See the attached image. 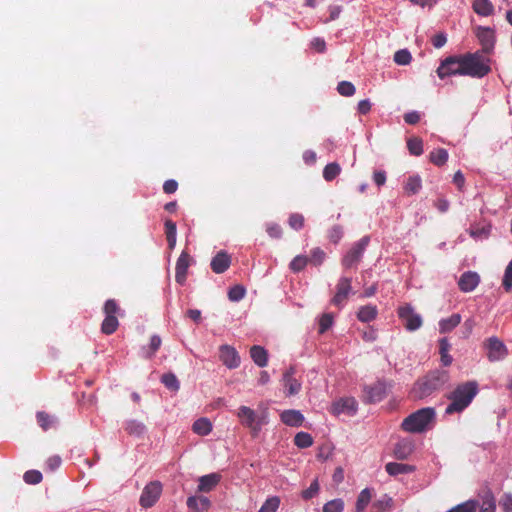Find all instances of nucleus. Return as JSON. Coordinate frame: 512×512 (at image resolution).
Segmentation results:
<instances>
[{
  "label": "nucleus",
  "mask_w": 512,
  "mask_h": 512,
  "mask_svg": "<svg viewBox=\"0 0 512 512\" xmlns=\"http://www.w3.org/2000/svg\"><path fill=\"white\" fill-rule=\"evenodd\" d=\"M478 393V384L475 381H468L456 386L446 395L450 404L445 409V414L452 415L464 411Z\"/></svg>",
  "instance_id": "f257e3e1"
},
{
  "label": "nucleus",
  "mask_w": 512,
  "mask_h": 512,
  "mask_svg": "<svg viewBox=\"0 0 512 512\" xmlns=\"http://www.w3.org/2000/svg\"><path fill=\"white\" fill-rule=\"evenodd\" d=\"M448 380L449 373L447 371H432L415 382L411 394L415 399H424L440 390Z\"/></svg>",
  "instance_id": "f03ea898"
},
{
  "label": "nucleus",
  "mask_w": 512,
  "mask_h": 512,
  "mask_svg": "<svg viewBox=\"0 0 512 512\" xmlns=\"http://www.w3.org/2000/svg\"><path fill=\"white\" fill-rule=\"evenodd\" d=\"M464 76L483 78L491 72V60L481 51L463 54Z\"/></svg>",
  "instance_id": "7ed1b4c3"
},
{
  "label": "nucleus",
  "mask_w": 512,
  "mask_h": 512,
  "mask_svg": "<svg viewBox=\"0 0 512 512\" xmlns=\"http://www.w3.org/2000/svg\"><path fill=\"white\" fill-rule=\"evenodd\" d=\"M436 412L432 407L421 408L407 416L401 427L410 433H421L435 420Z\"/></svg>",
  "instance_id": "20e7f679"
},
{
  "label": "nucleus",
  "mask_w": 512,
  "mask_h": 512,
  "mask_svg": "<svg viewBox=\"0 0 512 512\" xmlns=\"http://www.w3.org/2000/svg\"><path fill=\"white\" fill-rule=\"evenodd\" d=\"M237 417L240 423L250 430L252 437H257L262 426L267 423L265 415H258L248 406H240L237 410Z\"/></svg>",
  "instance_id": "39448f33"
},
{
  "label": "nucleus",
  "mask_w": 512,
  "mask_h": 512,
  "mask_svg": "<svg viewBox=\"0 0 512 512\" xmlns=\"http://www.w3.org/2000/svg\"><path fill=\"white\" fill-rule=\"evenodd\" d=\"M464 59L463 55L449 56L445 58L437 68V75L439 78L444 79L452 75L464 76Z\"/></svg>",
  "instance_id": "423d86ee"
},
{
  "label": "nucleus",
  "mask_w": 512,
  "mask_h": 512,
  "mask_svg": "<svg viewBox=\"0 0 512 512\" xmlns=\"http://www.w3.org/2000/svg\"><path fill=\"white\" fill-rule=\"evenodd\" d=\"M398 317L410 332L418 330L423 324L421 315L416 313L410 304L398 308Z\"/></svg>",
  "instance_id": "0eeeda50"
},
{
  "label": "nucleus",
  "mask_w": 512,
  "mask_h": 512,
  "mask_svg": "<svg viewBox=\"0 0 512 512\" xmlns=\"http://www.w3.org/2000/svg\"><path fill=\"white\" fill-rule=\"evenodd\" d=\"M370 238L368 236H364L358 242H356L352 248L347 252V254L342 259L343 267L349 269L359 263L361 260L363 253L368 246Z\"/></svg>",
  "instance_id": "6e6552de"
},
{
  "label": "nucleus",
  "mask_w": 512,
  "mask_h": 512,
  "mask_svg": "<svg viewBox=\"0 0 512 512\" xmlns=\"http://www.w3.org/2000/svg\"><path fill=\"white\" fill-rule=\"evenodd\" d=\"M484 347L487 349V358L491 362L500 361L508 355L506 345L498 337L488 338L484 342Z\"/></svg>",
  "instance_id": "1a4fd4ad"
},
{
  "label": "nucleus",
  "mask_w": 512,
  "mask_h": 512,
  "mask_svg": "<svg viewBox=\"0 0 512 512\" xmlns=\"http://www.w3.org/2000/svg\"><path fill=\"white\" fill-rule=\"evenodd\" d=\"M162 493V485L159 481L148 483L140 496L139 503L143 508L152 507L159 499Z\"/></svg>",
  "instance_id": "9d476101"
},
{
  "label": "nucleus",
  "mask_w": 512,
  "mask_h": 512,
  "mask_svg": "<svg viewBox=\"0 0 512 512\" xmlns=\"http://www.w3.org/2000/svg\"><path fill=\"white\" fill-rule=\"evenodd\" d=\"M219 358L229 369H235L240 365V356L233 346L221 345L219 347Z\"/></svg>",
  "instance_id": "9b49d317"
},
{
  "label": "nucleus",
  "mask_w": 512,
  "mask_h": 512,
  "mask_svg": "<svg viewBox=\"0 0 512 512\" xmlns=\"http://www.w3.org/2000/svg\"><path fill=\"white\" fill-rule=\"evenodd\" d=\"M191 261L192 258L190 254L186 250H183L177 259L175 267V280L178 284L183 285L185 283Z\"/></svg>",
  "instance_id": "f8f14e48"
},
{
  "label": "nucleus",
  "mask_w": 512,
  "mask_h": 512,
  "mask_svg": "<svg viewBox=\"0 0 512 512\" xmlns=\"http://www.w3.org/2000/svg\"><path fill=\"white\" fill-rule=\"evenodd\" d=\"M351 282L352 280L349 277H341L339 279L336 285V294L332 298V303L335 306L340 307L346 301L352 290Z\"/></svg>",
  "instance_id": "ddd939ff"
},
{
  "label": "nucleus",
  "mask_w": 512,
  "mask_h": 512,
  "mask_svg": "<svg viewBox=\"0 0 512 512\" xmlns=\"http://www.w3.org/2000/svg\"><path fill=\"white\" fill-rule=\"evenodd\" d=\"M357 411V401L352 397L341 398L334 402L331 406L330 412L334 415L346 413L353 415Z\"/></svg>",
  "instance_id": "4468645a"
},
{
  "label": "nucleus",
  "mask_w": 512,
  "mask_h": 512,
  "mask_svg": "<svg viewBox=\"0 0 512 512\" xmlns=\"http://www.w3.org/2000/svg\"><path fill=\"white\" fill-rule=\"evenodd\" d=\"M476 36L482 45V53H490L495 45L494 30L489 27H478Z\"/></svg>",
  "instance_id": "2eb2a0df"
},
{
  "label": "nucleus",
  "mask_w": 512,
  "mask_h": 512,
  "mask_svg": "<svg viewBox=\"0 0 512 512\" xmlns=\"http://www.w3.org/2000/svg\"><path fill=\"white\" fill-rule=\"evenodd\" d=\"M479 282L480 277L476 272L467 271L460 276L458 286L462 292H471L478 286Z\"/></svg>",
  "instance_id": "dca6fc26"
},
{
  "label": "nucleus",
  "mask_w": 512,
  "mask_h": 512,
  "mask_svg": "<svg viewBox=\"0 0 512 512\" xmlns=\"http://www.w3.org/2000/svg\"><path fill=\"white\" fill-rule=\"evenodd\" d=\"M294 374L295 368L290 366L282 377L283 385L287 389V395L289 396L296 395L301 389V383L293 377Z\"/></svg>",
  "instance_id": "f3484780"
},
{
  "label": "nucleus",
  "mask_w": 512,
  "mask_h": 512,
  "mask_svg": "<svg viewBox=\"0 0 512 512\" xmlns=\"http://www.w3.org/2000/svg\"><path fill=\"white\" fill-rule=\"evenodd\" d=\"M210 265L214 273H224L231 265V257L225 251H220L212 258Z\"/></svg>",
  "instance_id": "a211bd4d"
},
{
  "label": "nucleus",
  "mask_w": 512,
  "mask_h": 512,
  "mask_svg": "<svg viewBox=\"0 0 512 512\" xmlns=\"http://www.w3.org/2000/svg\"><path fill=\"white\" fill-rule=\"evenodd\" d=\"M414 451V445L411 440L402 439L396 443L393 454L398 460L407 459Z\"/></svg>",
  "instance_id": "6ab92c4d"
},
{
  "label": "nucleus",
  "mask_w": 512,
  "mask_h": 512,
  "mask_svg": "<svg viewBox=\"0 0 512 512\" xmlns=\"http://www.w3.org/2000/svg\"><path fill=\"white\" fill-rule=\"evenodd\" d=\"M479 498L481 500L480 512H495L496 500L493 492L489 488H484L479 493Z\"/></svg>",
  "instance_id": "aec40b11"
},
{
  "label": "nucleus",
  "mask_w": 512,
  "mask_h": 512,
  "mask_svg": "<svg viewBox=\"0 0 512 512\" xmlns=\"http://www.w3.org/2000/svg\"><path fill=\"white\" fill-rule=\"evenodd\" d=\"M281 421L287 426L299 427L304 422V416L298 410L289 409L285 410L280 415Z\"/></svg>",
  "instance_id": "412c9836"
},
{
  "label": "nucleus",
  "mask_w": 512,
  "mask_h": 512,
  "mask_svg": "<svg viewBox=\"0 0 512 512\" xmlns=\"http://www.w3.org/2000/svg\"><path fill=\"white\" fill-rule=\"evenodd\" d=\"M210 506L211 502L205 496H190L187 499V507L196 512H206Z\"/></svg>",
  "instance_id": "4be33fe9"
},
{
  "label": "nucleus",
  "mask_w": 512,
  "mask_h": 512,
  "mask_svg": "<svg viewBox=\"0 0 512 512\" xmlns=\"http://www.w3.org/2000/svg\"><path fill=\"white\" fill-rule=\"evenodd\" d=\"M220 475L217 473H212L208 475H204L199 478L198 491L200 492H210L213 490L217 484L220 482Z\"/></svg>",
  "instance_id": "5701e85b"
},
{
  "label": "nucleus",
  "mask_w": 512,
  "mask_h": 512,
  "mask_svg": "<svg viewBox=\"0 0 512 512\" xmlns=\"http://www.w3.org/2000/svg\"><path fill=\"white\" fill-rule=\"evenodd\" d=\"M385 470L390 476H397L400 474H409L414 472L415 466L398 462H389L385 465Z\"/></svg>",
  "instance_id": "b1692460"
},
{
  "label": "nucleus",
  "mask_w": 512,
  "mask_h": 512,
  "mask_svg": "<svg viewBox=\"0 0 512 512\" xmlns=\"http://www.w3.org/2000/svg\"><path fill=\"white\" fill-rule=\"evenodd\" d=\"M250 356L254 363L259 367H265L268 363L267 351L258 345H254L250 348Z\"/></svg>",
  "instance_id": "393cba45"
},
{
  "label": "nucleus",
  "mask_w": 512,
  "mask_h": 512,
  "mask_svg": "<svg viewBox=\"0 0 512 512\" xmlns=\"http://www.w3.org/2000/svg\"><path fill=\"white\" fill-rule=\"evenodd\" d=\"M378 315V309L375 305H365L359 308L357 318L359 321L368 323L376 319Z\"/></svg>",
  "instance_id": "a878e982"
},
{
  "label": "nucleus",
  "mask_w": 512,
  "mask_h": 512,
  "mask_svg": "<svg viewBox=\"0 0 512 512\" xmlns=\"http://www.w3.org/2000/svg\"><path fill=\"white\" fill-rule=\"evenodd\" d=\"M461 319V315L458 313L452 314L448 318L441 319L439 321V332L445 334L452 331L455 327H457L460 324Z\"/></svg>",
  "instance_id": "bb28decb"
},
{
  "label": "nucleus",
  "mask_w": 512,
  "mask_h": 512,
  "mask_svg": "<svg viewBox=\"0 0 512 512\" xmlns=\"http://www.w3.org/2000/svg\"><path fill=\"white\" fill-rule=\"evenodd\" d=\"M404 191L407 195L417 194L422 188V180L419 175L409 176L404 184Z\"/></svg>",
  "instance_id": "cd10ccee"
},
{
  "label": "nucleus",
  "mask_w": 512,
  "mask_h": 512,
  "mask_svg": "<svg viewBox=\"0 0 512 512\" xmlns=\"http://www.w3.org/2000/svg\"><path fill=\"white\" fill-rule=\"evenodd\" d=\"M473 10L481 16H489L494 11V6L489 0H474Z\"/></svg>",
  "instance_id": "c85d7f7f"
},
{
  "label": "nucleus",
  "mask_w": 512,
  "mask_h": 512,
  "mask_svg": "<svg viewBox=\"0 0 512 512\" xmlns=\"http://www.w3.org/2000/svg\"><path fill=\"white\" fill-rule=\"evenodd\" d=\"M192 430L194 433L206 436L212 431V424L207 418H200L193 423Z\"/></svg>",
  "instance_id": "c756f323"
},
{
  "label": "nucleus",
  "mask_w": 512,
  "mask_h": 512,
  "mask_svg": "<svg viewBox=\"0 0 512 512\" xmlns=\"http://www.w3.org/2000/svg\"><path fill=\"white\" fill-rule=\"evenodd\" d=\"M124 429L130 436L140 437L144 434L146 428L142 422L129 420L125 423Z\"/></svg>",
  "instance_id": "7c9ffc66"
},
{
  "label": "nucleus",
  "mask_w": 512,
  "mask_h": 512,
  "mask_svg": "<svg viewBox=\"0 0 512 512\" xmlns=\"http://www.w3.org/2000/svg\"><path fill=\"white\" fill-rule=\"evenodd\" d=\"M36 419L37 423L44 431H47L48 429L52 428L56 422L55 417L48 414L45 411L37 412Z\"/></svg>",
  "instance_id": "2f4dec72"
},
{
  "label": "nucleus",
  "mask_w": 512,
  "mask_h": 512,
  "mask_svg": "<svg viewBox=\"0 0 512 512\" xmlns=\"http://www.w3.org/2000/svg\"><path fill=\"white\" fill-rule=\"evenodd\" d=\"M372 498L371 490L368 488L363 489L358 495L355 512H364Z\"/></svg>",
  "instance_id": "473e14b6"
},
{
  "label": "nucleus",
  "mask_w": 512,
  "mask_h": 512,
  "mask_svg": "<svg viewBox=\"0 0 512 512\" xmlns=\"http://www.w3.org/2000/svg\"><path fill=\"white\" fill-rule=\"evenodd\" d=\"M448 152L444 148L433 150L429 154V160L436 166H443L448 160Z\"/></svg>",
  "instance_id": "72a5a7b5"
},
{
  "label": "nucleus",
  "mask_w": 512,
  "mask_h": 512,
  "mask_svg": "<svg viewBox=\"0 0 512 512\" xmlns=\"http://www.w3.org/2000/svg\"><path fill=\"white\" fill-rule=\"evenodd\" d=\"M119 326V322L116 316H105L102 324L101 331L106 335L113 334Z\"/></svg>",
  "instance_id": "f704fd0d"
},
{
  "label": "nucleus",
  "mask_w": 512,
  "mask_h": 512,
  "mask_svg": "<svg viewBox=\"0 0 512 512\" xmlns=\"http://www.w3.org/2000/svg\"><path fill=\"white\" fill-rule=\"evenodd\" d=\"M341 172V167L338 163L333 162L329 163L324 167L323 170V178L326 181H332L334 180Z\"/></svg>",
  "instance_id": "c9c22d12"
},
{
  "label": "nucleus",
  "mask_w": 512,
  "mask_h": 512,
  "mask_svg": "<svg viewBox=\"0 0 512 512\" xmlns=\"http://www.w3.org/2000/svg\"><path fill=\"white\" fill-rule=\"evenodd\" d=\"M407 148L410 154L420 156L423 153V141L419 137H412L407 140Z\"/></svg>",
  "instance_id": "e433bc0d"
},
{
  "label": "nucleus",
  "mask_w": 512,
  "mask_h": 512,
  "mask_svg": "<svg viewBox=\"0 0 512 512\" xmlns=\"http://www.w3.org/2000/svg\"><path fill=\"white\" fill-rule=\"evenodd\" d=\"M294 444L298 448H308L313 444V438L309 433L298 432L294 437Z\"/></svg>",
  "instance_id": "4c0bfd02"
},
{
  "label": "nucleus",
  "mask_w": 512,
  "mask_h": 512,
  "mask_svg": "<svg viewBox=\"0 0 512 512\" xmlns=\"http://www.w3.org/2000/svg\"><path fill=\"white\" fill-rule=\"evenodd\" d=\"M161 382L165 385L167 389L171 391H178L180 388V383L173 373L163 374L161 377Z\"/></svg>",
  "instance_id": "58836bf2"
},
{
  "label": "nucleus",
  "mask_w": 512,
  "mask_h": 512,
  "mask_svg": "<svg viewBox=\"0 0 512 512\" xmlns=\"http://www.w3.org/2000/svg\"><path fill=\"white\" fill-rule=\"evenodd\" d=\"M365 392L369 402H378L383 398V389L378 385L367 387Z\"/></svg>",
  "instance_id": "ea45409f"
},
{
  "label": "nucleus",
  "mask_w": 512,
  "mask_h": 512,
  "mask_svg": "<svg viewBox=\"0 0 512 512\" xmlns=\"http://www.w3.org/2000/svg\"><path fill=\"white\" fill-rule=\"evenodd\" d=\"M478 502L476 500H468L453 507L447 512H476Z\"/></svg>",
  "instance_id": "a19ab883"
},
{
  "label": "nucleus",
  "mask_w": 512,
  "mask_h": 512,
  "mask_svg": "<svg viewBox=\"0 0 512 512\" xmlns=\"http://www.w3.org/2000/svg\"><path fill=\"white\" fill-rule=\"evenodd\" d=\"M309 262V259L308 257L306 256H303V255H297L296 257L293 258V260L290 262L289 264V268L297 273V272H300L302 271L306 265L308 264Z\"/></svg>",
  "instance_id": "79ce46f5"
},
{
  "label": "nucleus",
  "mask_w": 512,
  "mask_h": 512,
  "mask_svg": "<svg viewBox=\"0 0 512 512\" xmlns=\"http://www.w3.org/2000/svg\"><path fill=\"white\" fill-rule=\"evenodd\" d=\"M280 505V499L277 496L266 499L258 512H276Z\"/></svg>",
  "instance_id": "37998d69"
},
{
  "label": "nucleus",
  "mask_w": 512,
  "mask_h": 512,
  "mask_svg": "<svg viewBox=\"0 0 512 512\" xmlns=\"http://www.w3.org/2000/svg\"><path fill=\"white\" fill-rule=\"evenodd\" d=\"M343 510L344 502L340 498L330 500L323 506V512H343Z\"/></svg>",
  "instance_id": "c03bdc74"
},
{
  "label": "nucleus",
  "mask_w": 512,
  "mask_h": 512,
  "mask_svg": "<svg viewBox=\"0 0 512 512\" xmlns=\"http://www.w3.org/2000/svg\"><path fill=\"white\" fill-rule=\"evenodd\" d=\"M393 506V499L387 495L374 502L373 507L377 512H384L385 510L391 509Z\"/></svg>",
  "instance_id": "a18cd8bd"
},
{
  "label": "nucleus",
  "mask_w": 512,
  "mask_h": 512,
  "mask_svg": "<svg viewBox=\"0 0 512 512\" xmlns=\"http://www.w3.org/2000/svg\"><path fill=\"white\" fill-rule=\"evenodd\" d=\"M23 479L27 484L36 485L42 481L43 477L38 470H28L24 473Z\"/></svg>",
  "instance_id": "49530a36"
},
{
  "label": "nucleus",
  "mask_w": 512,
  "mask_h": 512,
  "mask_svg": "<svg viewBox=\"0 0 512 512\" xmlns=\"http://www.w3.org/2000/svg\"><path fill=\"white\" fill-rule=\"evenodd\" d=\"M337 91L340 95L349 97L355 94V86L349 81H341L338 83Z\"/></svg>",
  "instance_id": "de8ad7c7"
},
{
  "label": "nucleus",
  "mask_w": 512,
  "mask_h": 512,
  "mask_svg": "<svg viewBox=\"0 0 512 512\" xmlns=\"http://www.w3.org/2000/svg\"><path fill=\"white\" fill-rule=\"evenodd\" d=\"M319 490V482L317 479H314L310 486L306 490L302 491V498L305 500H310L318 494Z\"/></svg>",
  "instance_id": "09e8293b"
},
{
  "label": "nucleus",
  "mask_w": 512,
  "mask_h": 512,
  "mask_svg": "<svg viewBox=\"0 0 512 512\" xmlns=\"http://www.w3.org/2000/svg\"><path fill=\"white\" fill-rule=\"evenodd\" d=\"M412 56L407 49L398 50L394 54V61L398 65H407L411 62Z\"/></svg>",
  "instance_id": "8fccbe9b"
},
{
  "label": "nucleus",
  "mask_w": 512,
  "mask_h": 512,
  "mask_svg": "<svg viewBox=\"0 0 512 512\" xmlns=\"http://www.w3.org/2000/svg\"><path fill=\"white\" fill-rule=\"evenodd\" d=\"M304 216L299 213H293L289 216L288 224L294 230H300L304 226Z\"/></svg>",
  "instance_id": "3c124183"
},
{
  "label": "nucleus",
  "mask_w": 512,
  "mask_h": 512,
  "mask_svg": "<svg viewBox=\"0 0 512 512\" xmlns=\"http://www.w3.org/2000/svg\"><path fill=\"white\" fill-rule=\"evenodd\" d=\"M325 256H326L325 252L322 249L316 247L311 250L310 258H308V259H309V262L318 266L323 263Z\"/></svg>",
  "instance_id": "603ef678"
},
{
  "label": "nucleus",
  "mask_w": 512,
  "mask_h": 512,
  "mask_svg": "<svg viewBox=\"0 0 512 512\" xmlns=\"http://www.w3.org/2000/svg\"><path fill=\"white\" fill-rule=\"evenodd\" d=\"M103 311L105 316H116L120 311V307L114 299H109L105 302Z\"/></svg>",
  "instance_id": "864d4df0"
},
{
  "label": "nucleus",
  "mask_w": 512,
  "mask_h": 512,
  "mask_svg": "<svg viewBox=\"0 0 512 512\" xmlns=\"http://www.w3.org/2000/svg\"><path fill=\"white\" fill-rule=\"evenodd\" d=\"M333 324V316L330 313H325L319 320V333H325Z\"/></svg>",
  "instance_id": "5fc2aeb1"
},
{
  "label": "nucleus",
  "mask_w": 512,
  "mask_h": 512,
  "mask_svg": "<svg viewBox=\"0 0 512 512\" xmlns=\"http://www.w3.org/2000/svg\"><path fill=\"white\" fill-rule=\"evenodd\" d=\"M245 296V289L243 286L236 285L228 292V297L231 301H240Z\"/></svg>",
  "instance_id": "6e6d98bb"
},
{
  "label": "nucleus",
  "mask_w": 512,
  "mask_h": 512,
  "mask_svg": "<svg viewBox=\"0 0 512 512\" xmlns=\"http://www.w3.org/2000/svg\"><path fill=\"white\" fill-rule=\"evenodd\" d=\"M162 343L161 338L158 335H153L150 339L149 351L147 352V358H151L156 351L160 348Z\"/></svg>",
  "instance_id": "4d7b16f0"
},
{
  "label": "nucleus",
  "mask_w": 512,
  "mask_h": 512,
  "mask_svg": "<svg viewBox=\"0 0 512 512\" xmlns=\"http://www.w3.org/2000/svg\"><path fill=\"white\" fill-rule=\"evenodd\" d=\"M499 505L504 512L512 511V494L505 493L499 501Z\"/></svg>",
  "instance_id": "13d9d810"
},
{
  "label": "nucleus",
  "mask_w": 512,
  "mask_h": 512,
  "mask_svg": "<svg viewBox=\"0 0 512 512\" xmlns=\"http://www.w3.org/2000/svg\"><path fill=\"white\" fill-rule=\"evenodd\" d=\"M342 236H343V229L341 226L335 225L331 228V230L329 232V238L332 242L338 243L339 240L342 238Z\"/></svg>",
  "instance_id": "bf43d9fd"
},
{
  "label": "nucleus",
  "mask_w": 512,
  "mask_h": 512,
  "mask_svg": "<svg viewBox=\"0 0 512 512\" xmlns=\"http://www.w3.org/2000/svg\"><path fill=\"white\" fill-rule=\"evenodd\" d=\"M176 233H177L176 223L173 222L170 219H167L165 221V234H166V238L176 237Z\"/></svg>",
  "instance_id": "052dcab7"
},
{
  "label": "nucleus",
  "mask_w": 512,
  "mask_h": 512,
  "mask_svg": "<svg viewBox=\"0 0 512 512\" xmlns=\"http://www.w3.org/2000/svg\"><path fill=\"white\" fill-rule=\"evenodd\" d=\"M266 231L272 238H280L282 235V228L278 224H269Z\"/></svg>",
  "instance_id": "680f3d73"
},
{
  "label": "nucleus",
  "mask_w": 512,
  "mask_h": 512,
  "mask_svg": "<svg viewBox=\"0 0 512 512\" xmlns=\"http://www.w3.org/2000/svg\"><path fill=\"white\" fill-rule=\"evenodd\" d=\"M447 42V37L443 33H438L432 37V44L435 48L443 47Z\"/></svg>",
  "instance_id": "e2e57ef3"
},
{
  "label": "nucleus",
  "mask_w": 512,
  "mask_h": 512,
  "mask_svg": "<svg viewBox=\"0 0 512 512\" xmlns=\"http://www.w3.org/2000/svg\"><path fill=\"white\" fill-rule=\"evenodd\" d=\"M311 47L319 53H323L326 50V43L322 38H314L311 41Z\"/></svg>",
  "instance_id": "0e129e2a"
},
{
  "label": "nucleus",
  "mask_w": 512,
  "mask_h": 512,
  "mask_svg": "<svg viewBox=\"0 0 512 512\" xmlns=\"http://www.w3.org/2000/svg\"><path fill=\"white\" fill-rule=\"evenodd\" d=\"M177 188H178V183L173 179L166 180L163 184V191L166 194H172V193L176 192Z\"/></svg>",
  "instance_id": "69168bd1"
},
{
  "label": "nucleus",
  "mask_w": 512,
  "mask_h": 512,
  "mask_svg": "<svg viewBox=\"0 0 512 512\" xmlns=\"http://www.w3.org/2000/svg\"><path fill=\"white\" fill-rule=\"evenodd\" d=\"M474 327H475L474 319H472V318L467 319L463 324V329H464L463 336L465 338H468L470 336V334L472 333Z\"/></svg>",
  "instance_id": "338daca9"
},
{
  "label": "nucleus",
  "mask_w": 512,
  "mask_h": 512,
  "mask_svg": "<svg viewBox=\"0 0 512 512\" xmlns=\"http://www.w3.org/2000/svg\"><path fill=\"white\" fill-rule=\"evenodd\" d=\"M404 120L407 124L414 125L419 122L420 115L416 111L409 112L404 115Z\"/></svg>",
  "instance_id": "774afa93"
}]
</instances>
